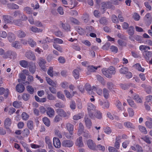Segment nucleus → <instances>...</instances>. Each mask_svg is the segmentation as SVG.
I'll return each mask as SVG.
<instances>
[{
	"instance_id": "14",
	"label": "nucleus",
	"mask_w": 152,
	"mask_h": 152,
	"mask_svg": "<svg viewBox=\"0 0 152 152\" xmlns=\"http://www.w3.org/2000/svg\"><path fill=\"white\" fill-rule=\"evenodd\" d=\"M143 54L147 62L149 61V58L152 57V52L151 51L144 52Z\"/></svg>"
},
{
	"instance_id": "17",
	"label": "nucleus",
	"mask_w": 152,
	"mask_h": 152,
	"mask_svg": "<svg viewBox=\"0 0 152 152\" xmlns=\"http://www.w3.org/2000/svg\"><path fill=\"white\" fill-rule=\"evenodd\" d=\"M16 91L18 92H22L24 90L25 88L23 85L18 84L16 87Z\"/></svg>"
},
{
	"instance_id": "21",
	"label": "nucleus",
	"mask_w": 152,
	"mask_h": 152,
	"mask_svg": "<svg viewBox=\"0 0 152 152\" xmlns=\"http://www.w3.org/2000/svg\"><path fill=\"white\" fill-rule=\"evenodd\" d=\"M11 124V119L9 118H7L4 121V125L6 129H9V127Z\"/></svg>"
},
{
	"instance_id": "56",
	"label": "nucleus",
	"mask_w": 152,
	"mask_h": 152,
	"mask_svg": "<svg viewBox=\"0 0 152 152\" xmlns=\"http://www.w3.org/2000/svg\"><path fill=\"white\" fill-rule=\"evenodd\" d=\"M55 106L58 108H62L64 107L65 106L63 104H62L61 102H58L56 103L54 105Z\"/></svg>"
},
{
	"instance_id": "7",
	"label": "nucleus",
	"mask_w": 152,
	"mask_h": 152,
	"mask_svg": "<svg viewBox=\"0 0 152 152\" xmlns=\"http://www.w3.org/2000/svg\"><path fill=\"white\" fill-rule=\"evenodd\" d=\"M87 144L90 149L93 150H97L95 144L91 140H89L88 141Z\"/></svg>"
},
{
	"instance_id": "6",
	"label": "nucleus",
	"mask_w": 152,
	"mask_h": 152,
	"mask_svg": "<svg viewBox=\"0 0 152 152\" xmlns=\"http://www.w3.org/2000/svg\"><path fill=\"white\" fill-rule=\"evenodd\" d=\"M26 56L30 60L33 61L36 60V57L34 54L31 51H28L26 53Z\"/></svg>"
},
{
	"instance_id": "24",
	"label": "nucleus",
	"mask_w": 152,
	"mask_h": 152,
	"mask_svg": "<svg viewBox=\"0 0 152 152\" xmlns=\"http://www.w3.org/2000/svg\"><path fill=\"white\" fill-rule=\"evenodd\" d=\"M83 139L82 137H80L77 140V145L79 147H82L83 146Z\"/></svg>"
},
{
	"instance_id": "18",
	"label": "nucleus",
	"mask_w": 152,
	"mask_h": 152,
	"mask_svg": "<svg viewBox=\"0 0 152 152\" xmlns=\"http://www.w3.org/2000/svg\"><path fill=\"white\" fill-rule=\"evenodd\" d=\"M85 121L86 127L88 129H90L91 127L92 123L87 116H85Z\"/></svg>"
},
{
	"instance_id": "50",
	"label": "nucleus",
	"mask_w": 152,
	"mask_h": 152,
	"mask_svg": "<svg viewBox=\"0 0 152 152\" xmlns=\"http://www.w3.org/2000/svg\"><path fill=\"white\" fill-rule=\"evenodd\" d=\"M76 107L75 102L73 100H72L70 103V107L72 110H74Z\"/></svg>"
},
{
	"instance_id": "41",
	"label": "nucleus",
	"mask_w": 152,
	"mask_h": 152,
	"mask_svg": "<svg viewBox=\"0 0 152 152\" xmlns=\"http://www.w3.org/2000/svg\"><path fill=\"white\" fill-rule=\"evenodd\" d=\"M116 141L115 143L114 146L117 149H118L119 148L120 142V139L118 137H117L115 139Z\"/></svg>"
},
{
	"instance_id": "53",
	"label": "nucleus",
	"mask_w": 152,
	"mask_h": 152,
	"mask_svg": "<svg viewBox=\"0 0 152 152\" xmlns=\"http://www.w3.org/2000/svg\"><path fill=\"white\" fill-rule=\"evenodd\" d=\"M93 89L95 88L94 90L96 91V93L98 95H101L102 94V91L101 89L99 88H96L94 86H93Z\"/></svg>"
},
{
	"instance_id": "37",
	"label": "nucleus",
	"mask_w": 152,
	"mask_h": 152,
	"mask_svg": "<svg viewBox=\"0 0 152 152\" xmlns=\"http://www.w3.org/2000/svg\"><path fill=\"white\" fill-rule=\"evenodd\" d=\"M22 12L19 10H17L15 11L13 13V17L14 18H20V15Z\"/></svg>"
},
{
	"instance_id": "64",
	"label": "nucleus",
	"mask_w": 152,
	"mask_h": 152,
	"mask_svg": "<svg viewBox=\"0 0 152 152\" xmlns=\"http://www.w3.org/2000/svg\"><path fill=\"white\" fill-rule=\"evenodd\" d=\"M47 97V98L50 100H55L56 99V97L54 96L53 95L51 94H48Z\"/></svg>"
},
{
	"instance_id": "49",
	"label": "nucleus",
	"mask_w": 152,
	"mask_h": 152,
	"mask_svg": "<svg viewBox=\"0 0 152 152\" xmlns=\"http://www.w3.org/2000/svg\"><path fill=\"white\" fill-rule=\"evenodd\" d=\"M27 125L28 127L30 129L32 130L33 129V122L32 121H28L27 124Z\"/></svg>"
},
{
	"instance_id": "1",
	"label": "nucleus",
	"mask_w": 152,
	"mask_h": 152,
	"mask_svg": "<svg viewBox=\"0 0 152 152\" xmlns=\"http://www.w3.org/2000/svg\"><path fill=\"white\" fill-rule=\"evenodd\" d=\"M102 72L106 77L111 78L112 77V75H114L115 73V69L113 66H110L106 70L105 69H102Z\"/></svg>"
},
{
	"instance_id": "60",
	"label": "nucleus",
	"mask_w": 152,
	"mask_h": 152,
	"mask_svg": "<svg viewBox=\"0 0 152 152\" xmlns=\"http://www.w3.org/2000/svg\"><path fill=\"white\" fill-rule=\"evenodd\" d=\"M21 117L23 120L26 121L29 118V116L25 112H23L21 115Z\"/></svg>"
},
{
	"instance_id": "40",
	"label": "nucleus",
	"mask_w": 152,
	"mask_h": 152,
	"mask_svg": "<svg viewBox=\"0 0 152 152\" xmlns=\"http://www.w3.org/2000/svg\"><path fill=\"white\" fill-rule=\"evenodd\" d=\"M12 47L17 49L20 48V43L18 41L13 42L12 44Z\"/></svg>"
},
{
	"instance_id": "58",
	"label": "nucleus",
	"mask_w": 152,
	"mask_h": 152,
	"mask_svg": "<svg viewBox=\"0 0 152 152\" xmlns=\"http://www.w3.org/2000/svg\"><path fill=\"white\" fill-rule=\"evenodd\" d=\"M141 139L148 144H150L151 143V142L149 138L147 136L142 137Z\"/></svg>"
},
{
	"instance_id": "57",
	"label": "nucleus",
	"mask_w": 152,
	"mask_h": 152,
	"mask_svg": "<svg viewBox=\"0 0 152 152\" xmlns=\"http://www.w3.org/2000/svg\"><path fill=\"white\" fill-rule=\"evenodd\" d=\"M107 88L110 90L111 91L114 87V85L113 83L110 82H107Z\"/></svg>"
},
{
	"instance_id": "51",
	"label": "nucleus",
	"mask_w": 152,
	"mask_h": 152,
	"mask_svg": "<svg viewBox=\"0 0 152 152\" xmlns=\"http://www.w3.org/2000/svg\"><path fill=\"white\" fill-rule=\"evenodd\" d=\"M133 99L138 103H141L142 102V99L138 95H135L134 96Z\"/></svg>"
},
{
	"instance_id": "48",
	"label": "nucleus",
	"mask_w": 152,
	"mask_h": 152,
	"mask_svg": "<svg viewBox=\"0 0 152 152\" xmlns=\"http://www.w3.org/2000/svg\"><path fill=\"white\" fill-rule=\"evenodd\" d=\"M128 71V69L125 67H123L119 70V72L120 73L123 74H126Z\"/></svg>"
},
{
	"instance_id": "28",
	"label": "nucleus",
	"mask_w": 152,
	"mask_h": 152,
	"mask_svg": "<svg viewBox=\"0 0 152 152\" xmlns=\"http://www.w3.org/2000/svg\"><path fill=\"white\" fill-rule=\"evenodd\" d=\"M86 89L87 91H88V93L89 94L92 95L94 92L91 90V85L88 83H86L85 85Z\"/></svg>"
},
{
	"instance_id": "10",
	"label": "nucleus",
	"mask_w": 152,
	"mask_h": 152,
	"mask_svg": "<svg viewBox=\"0 0 152 152\" xmlns=\"http://www.w3.org/2000/svg\"><path fill=\"white\" fill-rule=\"evenodd\" d=\"M29 70L32 73L34 74L36 71V66L35 63L32 62L29 63Z\"/></svg>"
},
{
	"instance_id": "12",
	"label": "nucleus",
	"mask_w": 152,
	"mask_h": 152,
	"mask_svg": "<svg viewBox=\"0 0 152 152\" xmlns=\"http://www.w3.org/2000/svg\"><path fill=\"white\" fill-rule=\"evenodd\" d=\"M3 17L5 23H12L13 19L11 16L8 15H4L3 16Z\"/></svg>"
},
{
	"instance_id": "44",
	"label": "nucleus",
	"mask_w": 152,
	"mask_h": 152,
	"mask_svg": "<svg viewBox=\"0 0 152 152\" xmlns=\"http://www.w3.org/2000/svg\"><path fill=\"white\" fill-rule=\"evenodd\" d=\"M129 34L132 36L134 34V28L132 26H131L129 28L127 31Z\"/></svg>"
},
{
	"instance_id": "13",
	"label": "nucleus",
	"mask_w": 152,
	"mask_h": 152,
	"mask_svg": "<svg viewBox=\"0 0 152 152\" xmlns=\"http://www.w3.org/2000/svg\"><path fill=\"white\" fill-rule=\"evenodd\" d=\"M60 140L56 137H54L53 139V144L54 146L56 148H59L61 145Z\"/></svg>"
},
{
	"instance_id": "46",
	"label": "nucleus",
	"mask_w": 152,
	"mask_h": 152,
	"mask_svg": "<svg viewBox=\"0 0 152 152\" xmlns=\"http://www.w3.org/2000/svg\"><path fill=\"white\" fill-rule=\"evenodd\" d=\"M73 75L76 79H78L79 77V73L78 70L75 69L73 72Z\"/></svg>"
},
{
	"instance_id": "4",
	"label": "nucleus",
	"mask_w": 152,
	"mask_h": 152,
	"mask_svg": "<svg viewBox=\"0 0 152 152\" xmlns=\"http://www.w3.org/2000/svg\"><path fill=\"white\" fill-rule=\"evenodd\" d=\"M39 62L38 63L39 66L41 69L45 71L46 69V66L45 64L46 63L45 59L42 58L40 57L38 58Z\"/></svg>"
},
{
	"instance_id": "27",
	"label": "nucleus",
	"mask_w": 152,
	"mask_h": 152,
	"mask_svg": "<svg viewBox=\"0 0 152 152\" xmlns=\"http://www.w3.org/2000/svg\"><path fill=\"white\" fill-rule=\"evenodd\" d=\"M46 143L48 145V147L49 149H52L53 147L52 144L51 143L49 137H46L45 138Z\"/></svg>"
},
{
	"instance_id": "62",
	"label": "nucleus",
	"mask_w": 152,
	"mask_h": 152,
	"mask_svg": "<svg viewBox=\"0 0 152 152\" xmlns=\"http://www.w3.org/2000/svg\"><path fill=\"white\" fill-rule=\"evenodd\" d=\"M57 95L58 98L61 99L63 100H65V97L64 95L61 93L60 92H57Z\"/></svg>"
},
{
	"instance_id": "55",
	"label": "nucleus",
	"mask_w": 152,
	"mask_h": 152,
	"mask_svg": "<svg viewBox=\"0 0 152 152\" xmlns=\"http://www.w3.org/2000/svg\"><path fill=\"white\" fill-rule=\"evenodd\" d=\"M23 10L27 14H31L32 13L31 8L29 7H24Z\"/></svg>"
},
{
	"instance_id": "8",
	"label": "nucleus",
	"mask_w": 152,
	"mask_h": 152,
	"mask_svg": "<svg viewBox=\"0 0 152 152\" xmlns=\"http://www.w3.org/2000/svg\"><path fill=\"white\" fill-rule=\"evenodd\" d=\"M101 8L104 10L111 7V4L110 2H102L101 3Z\"/></svg>"
},
{
	"instance_id": "35",
	"label": "nucleus",
	"mask_w": 152,
	"mask_h": 152,
	"mask_svg": "<svg viewBox=\"0 0 152 152\" xmlns=\"http://www.w3.org/2000/svg\"><path fill=\"white\" fill-rule=\"evenodd\" d=\"M94 116L98 119H101L102 118V114L101 113L97 110H95Z\"/></svg>"
},
{
	"instance_id": "33",
	"label": "nucleus",
	"mask_w": 152,
	"mask_h": 152,
	"mask_svg": "<svg viewBox=\"0 0 152 152\" xmlns=\"http://www.w3.org/2000/svg\"><path fill=\"white\" fill-rule=\"evenodd\" d=\"M96 79L97 80L103 85H104L105 83L104 81V79L101 76L99 75H96Z\"/></svg>"
},
{
	"instance_id": "34",
	"label": "nucleus",
	"mask_w": 152,
	"mask_h": 152,
	"mask_svg": "<svg viewBox=\"0 0 152 152\" xmlns=\"http://www.w3.org/2000/svg\"><path fill=\"white\" fill-rule=\"evenodd\" d=\"M103 91L104 97L106 99L108 98L109 96V91L106 88H104L103 89Z\"/></svg>"
},
{
	"instance_id": "61",
	"label": "nucleus",
	"mask_w": 152,
	"mask_h": 152,
	"mask_svg": "<svg viewBox=\"0 0 152 152\" xmlns=\"http://www.w3.org/2000/svg\"><path fill=\"white\" fill-rule=\"evenodd\" d=\"M53 69L52 67H50L47 73L48 74L50 77H53Z\"/></svg>"
},
{
	"instance_id": "22",
	"label": "nucleus",
	"mask_w": 152,
	"mask_h": 152,
	"mask_svg": "<svg viewBox=\"0 0 152 152\" xmlns=\"http://www.w3.org/2000/svg\"><path fill=\"white\" fill-rule=\"evenodd\" d=\"M148 120L145 123V125L149 129L152 128V118L150 117L147 118Z\"/></svg>"
},
{
	"instance_id": "3",
	"label": "nucleus",
	"mask_w": 152,
	"mask_h": 152,
	"mask_svg": "<svg viewBox=\"0 0 152 152\" xmlns=\"http://www.w3.org/2000/svg\"><path fill=\"white\" fill-rule=\"evenodd\" d=\"M87 110L88 111L89 115L91 118H94L93 113L91 111L94 110L95 108V107L91 103H88L87 104Z\"/></svg>"
},
{
	"instance_id": "47",
	"label": "nucleus",
	"mask_w": 152,
	"mask_h": 152,
	"mask_svg": "<svg viewBox=\"0 0 152 152\" xmlns=\"http://www.w3.org/2000/svg\"><path fill=\"white\" fill-rule=\"evenodd\" d=\"M127 101L129 103V105L134 108H136L137 107L136 104L134 103V101L131 99H127Z\"/></svg>"
},
{
	"instance_id": "29",
	"label": "nucleus",
	"mask_w": 152,
	"mask_h": 152,
	"mask_svg": "<svg viewBox=\"0 0 152 152\" xmlns=\"http://www.w3.org/2000/svg\"><path fill=\"white\" fill-rule=\"evenodd\" d=\"M124 126L126 127L129 129H134V126L131 123L129 122H125L124 123Z\"/></svg>"
},
{
	"instance_id": "11",
	"label": "nucleus",
	"mask_w": 152,
	"mask_h": 152,
	"mask_svg": "<svg viewBox=\"0 0 152 152\" xmlns=\"http://www.w3.org/2000/svg\"><path fill=\"white\" fill-rule=\"evenodd\" d=\"M46 113L50 117H53L55 115V111L53 109L50 107H48L47 109Z\"/></svg>"
},
{
	"instance_id": "38",
	"label": "nucleus",
	"mask_w": 152,
	"mask_h": 152,
	"mask_svg": "<svg viewBox=\"0 0 152 152\" xmlns=\"http://www.w3.org/2000/svg\"><path fill=\"white\" fill-rule=\"evenodd\" d=\"M61 24V25L63 28L65 30L67 31H70V25L69 24L62 23Z\"/></svg>"
},
{
	"instance_id": "19",
	"label": "nucleus",
	"mask_w": 152,
	"mask_h": 152,
	"mask_svg": "<svg viewBox=\"0 0 152 152\" xmlns=\"http://www.w3.org/2000/svg\"><path fill=\"white\" fill-rule=\"evenodd\" d=\"M15 36L14 34L12 33H9L8 34L7 38L9 41L11 42L14 41L15 39Z\"/></svg>"
},
{
	"instance_id": "59",
	"label": "nucleus",
	"mask_w": 152,
	"mask_h": 152,
	"mask_svg": "<svg viewBox=\"0 0 152 152\" xmlns=\"http://www.w3.org/2000/svg\"><path fill=\"white\" fill-rule=\"evenodd\" d=\"M76 30L79 34L81 35L83 34L85 32L84 30L79 26L77 27L76 28Z\"/></svg>"
},
{
	"instance_id": "2",
	"label": "nucleus",
	"mask_w": 152,
	"mask_h": 152,
	"mask_svg": "<svg viewBox=\"0 0 152 152\" xmlns=\"http://www.w3.org/2000/svg\"><path fill=\"white\" fill-rule=\"evenodd\" d=\"M17 54L15 52L11 51L8 50L4 54V57L5 58H9L14 59L16 56Z\"/></svg>"
},
{
	"instance_id": "5",
	"label": "nucleus",
	"mask_w": 152,
	"mask_h": 152,
	"mask_svg": "<svg viewBox=\"0 0 152 152\" xmlns=\"http://www.w3.org/2000/svg\"><path fill=\"white\" fill-rule=\"evenodd\" d=\"M73 142L69 140H64L62 142V145L63 146L70 148L73 145Z\"/></svg>"
},
{
	"instance_id": "15",
	"label": "nucleus",
	"mask_w": 152,
	"mask_h": 152,
	"mask_svg": "<svg viewBox=\"0 0 152 152\" xmlns=\"http://www.w3.org/2000/svg\"><path fill=\"white\" fill-rule=\"evenodd\" d=\"M66 128L71 134H73L74 126L72 124L68 123L66 124Z\"/></svg>"
},
{
	"instance_id": "54",
	"label": "nucleus",
	"mask_w": 152,
	"mask_h": 152,
	"mask_svg": "<svg viewBox=\"0 0 152 152\" xmlns=\"http://www.w3.org/2000/svg\"><path fill=\"white\" fill-rule=\"evenodd\" d=\"M28 42L30 45L31 47H34L36 45V42L32 39H29Z\"/></svg>"
},
{
	"instance_id": "31",
	"label": "nucleus",
	"mask_w": 152,
	"mask_h": 152,
	"mask_svg": "<svg viewBox=\"0 0 152 152\" xmlns=\"http://www.w3.org/2000/svg\"><path fill=\"white\" fill-rule=\"evenodd\" d=\"M98 67H99L100 66H99L98 67H95L93 66H88L87 68V70L88 71L90 72H94L95 71V70L97 69Z\"/></svg>"
},
{
	"instance_id": "9",
	"label": "nucleus",
	"mask_w": 152,
	"mask_h": 152,
	"mask_svg": "<svg viewBox=\"0 0 152 152\" xmlns=\"http://www.w3.org/2000/svg\"><path fill=\"white\" fill-rule=\"evenodd\" d=\"M56 111L58 115L61 117H65L67 115L65 112L61 108H58L56 109Z\"/></svg>"
},
{
	"instance_id": "39",
	"label": "nucleus",
	"mask_w": 152,
	"mask_h": 152,
	"mask_svg": "<svg viewBox=\"0 0 152 152\" xmlns=\"http://www.w3.org/2000/svg\"><path fill=\"white\" fill-rule=\"evenodd\" d=\"M42 121L44 124L47 126L48 127L50 125V121L48 118L46 117L42 119Z\"/></svg>"
},
{
	"instance_id": "36",
	"label": "nucleus",
	"mask_w": 152,
	"mask_h": 152,
	"mask_svg": "<svg viewBox=\"0 0 152 152\" xmlns=\"http://www.w3.org/2000/svg\"><path fill=\"white\" fill-rule=\"evenodd\" d=\"M12 23H14L15 25L20 26H21L22 22L20 19H17L13 20Z\"/></svg>"
},
{
	"instance_id": "42",
	"label": "nucleus",
	"mask_w": 152,
	"mask_h": 152,
	"mask_svg": "<svg viewBox=\"0 0 152 152\" xmlns=\"http://www.w3.org/2000/svg\"><path fill=\"white\" fill-rule=\"evenodd\" d=\"M18 36L20 38L25 37L26 36V33L23 31L20 30L17 31Z\"/></svg>"
},
{
	"instance_id": "63",
	"label": "nucleus",
	"mask_w": 152,
	"mask_h": 152,
	"mask_svg": "<svg viewBox=\"0 0 152 152\" xmlns=\"http://www.w3.org/2000/svg\"><path fill=\"white\" fill-rule=\"evenodd\" d=\"M26 88L28 91L29 93L31 94H33L34 91V89L31 86H28Z\"/></svg>"
},
{
	"instance_id": "45",
	"label": "nucleus",
	"mask_w": 152,
	"mask_h": 152,
	"mask_svg": "<svg viewBox=\"0 0 152 152\" xmlns=\"http://www.w3.org/2000/svg\"><path fill=\"white\" fill-rule=\"evenodd\" d=\"M115 105L119 110H121V111H122V104L119 100H117L116 101Z\"/></svg>"
},
{
	"instance_id": "16",
	"label": "nucleus",
	"mask_w": 152,
	"mask_h": 152,
	"mask_svg": "<svg viewBox=\"0 0 152 152\" xmlns=\"http://www.w3.org/2000/svg\"><path fill=\"white\" fill-rule=\"evenodd\" d=\"M141 86L145 88V91L147 93L150 94L151 93L152 88L151 86L143 84L141 85Z\"/></svg>"
},
{
	"instance_id": "20",
	"label": "nucleus",
	"mask_w": 152,
	"mask_h": 152,
	"mask_svg": "<svg viewBox=\"0 0 152 152\" xmlns=\"http://www.w3.org/2000/svg\"><path fill=\"white\" fill-rule=\"evenodd\" d=\"M84 126L83 124L81 123H80L79 126V128L77 132V134L80 136L82 134L84 130Z\"/></svg>"
},
{
	"instance_id": "25",
	"label": "nucleus",
	"mask_w": 152,
	"mask_h": 152,
	"mask_svg": "<svg viewBox=\"0 0 152 152\" xmlns=\"http://www.w3.org/2000/svg\"><path fill=\"white\" fill-rule=\"evenodd\" d=\"M64 94L67 97V98L70 99L73 96H74V94L76 93L75 91H73L72 94H70V92L66 90H65L64 91Z\"/></svg>"
},
{
	"instance_id": "23",
	"label": "nucleus",
	"mask_w": 152,
	"mask_h": 152,
	"mask_svg": "<svg viewBox=\"0 0 152 152\" xmlns=\"http://www.w3.org/2000/svg\"><path fill=\"white\" fill-rule=\"evenodd\" d=\"M19 64L22 67L24 68L27 67L29 65L28 62L25 60H22L20 61H19Z\"/></svg>"
},
{
	"instance_id": "30",
	"label": "nucleus",
	"mask_w": 152,
	"mask_h": 152,
	"mask_svg": "<svg viewBox=\"0 0 152 152\" xmlns=\"http://www.w3.org/2000/svg\"><path fill=\"white\" fill-rule=\"evenodd\" d=\"M69 20L70 22L74 24L79 25L80 24V22L78 20L73 17H70L69 18Z\"/></svg>"
},
{
	"instance_id": "26",
	"label": "nucleus",
	"mask_w": 152,
	"mask_h": 152,
	"mask_svg": "<svg viewBox=\"0 0 152 152\" xmlns=\"http://www.w3.org/2000/svg\"><path fill=\"white\" fill-rule=\"evenodd\" d=\"M151 48L150 47L145 45H141L139 47L140 50L141 51H144V52L148 51V50H150Z\"/></svg>"
},
{
	"instance_id": "43",
	"label": "nucleus",
	"mask_w": 152,
	"mask_h": 152,
	"mask_svg": "<svg viewBox=\"0 0 152 152\" xmlns=\"http://www.w3.org/2000/svg\"><path fill=\"white\" fill-rule=\"evenodd\" d=\"M82 135L86 138H91V135L89 133V132L86 130H85L83 132L82 134Z\"/></svg>"
},
{
	"instance_id": "32",
	"label": "nucleus",
	"mask_w": 152,
	"mask_h": 152,
	"mask_svg": "<svg viewBox=\"0 0 152 152\" xmlns=\"http://www.w3.org/2000/svg\"><path fill=\"white\" fill-rule=\"evenodd\" d=\"M138 128L139 130L144 134H146L147 133V131L144 126L141 125L139 126H138Z\"/></svg>"
},
{
	"instance_id": "52",
	"label": "nucleus",
	"mask_w": 152,
	"mask_h": 152,
	"mask_svg": "<svg viewBox=\"0 0 152 152\" xmlns=\"http://www.w3.org/2000/svg\"><path fill=\"white\" fill-rule=\"evenodd\" d=\"M9 6V7L11 9H18L19 8L18 5L14 3L10 4Z\"/></svg>"
}]
</instances>
